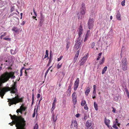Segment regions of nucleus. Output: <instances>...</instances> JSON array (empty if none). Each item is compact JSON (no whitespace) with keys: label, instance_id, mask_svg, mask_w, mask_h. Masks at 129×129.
Returning a JSON list of instances; mask_svg holds the SVG:
<instances>
[{"label":"nucleus","instance_id":"obj_1","mask_svg":"<svg viewBox=\"0 0 129 129\" xmlns=\"http://www.w3.org/2000/svg\"><path fill=\"white\" fill-rule=\"evenodd\" d=\"M14 72H6L2 74L0 77V96L3 98V96L6 92L10 91L11 93H14L16 95L17 93V89L16 83L14 82L13 84L12 85L11 87H5L3 88L1 87L2 83H4L8 81L10 78L13 79L15 78L14 75Z\"/></svg>","mask_w":129,"mask_h":129},{"label":"nucleus","instance_id":"obj_2","mask_svg":"<svg viewBox=\"0 0 129 129\" xmlns=\"http://www.w3.org/2000/svg\"><path fill=\"white\" fill-rule=\"evenodd\" d=\"M22 98H19L18 96L17 95L12 99H11L10 100V102L9 103V106H11L12 104H16L17 103L20 102H22Z\"/></svg>","mask_w":129,"mask_h":129},{"label":"nucleus","instance_id":"obj_3","mask_svg":"<svg viewBox=\"0 0 129 129\" xmlns=\"http://www.w3.org/2000/svg\"><path fill=\"white\" fill-rule=\"evenodd\" d=\"M94 20L93 19L89 18L88 21V24L89 29L92 28L94 24Z\"/></svg>","mask_w":129,"mask_h":129},{"label":"nucleus","instance_id":"obj_4","mask_svg":"<svg viewBox=\"0 0 129 129\" xmlns=\"http://www.w3.org/2000/svg\"><path fill=\"white\" fill-rule=\"evenodd\" d=\"M77 31L78 32L79 35L78 39L80 40L81 38V35L83 31V28L81 25H80L78 30H77Z\"/></svg>","mask_w":129,"mask_h":129},{"label":"nucleus","instance_id":"obj_5","mask_svg":"<svg viewBox=\"0 0 129 129\" xmlns=\"http://www.w3.org/2000/svg\"><path fill=\"white\" fill-rule=\"evenodd\" d=\"M27 107H26L24 106L23 105H22L21 106L19 109H18L17 110L16 112L17 113L19 112L21 113V114L22 113V111H25Z\"/></svg>","mask_w":129,"mask_h":129},{"label":"nucleus","instance_id":"obj_6","mask_svg":"<svg viewBox=\"0 0 129 129\" xmlns=\"http://www.w3.org/2000/svg\"><path fill=\"white\" fill-rule=\"evenodd\" d=\"M88 58L87 55H86L83 57L80 61V65L82 66L83 65Z\"/></svg>","mask_w":129,"mask_h":129},{"label":"nucleus","instance_id":"obj_7","mask_svg":"<svg viewBox=\"0 0 129 129\" xmlns=\"http://www.w3.org/2000/svg\"><path fill=\"white\" fill-rule=\"evenodd\" d=\"M79 79L78 78L75 81L74 84V90L75 91L76 90L79 86Z\"/></svg>","mask_w":129,"mask_h":129},{"label":"nucleus","instance_id":"obj_8","mask_svg":"<svg viewBox=\"0 0 129 129\" xmlns=\"http://www.w3.org/2000/svg\"><path fill=\"white\" fill-rule=\"evenodd\" d=\"M86 10L85 6L83 5L81 8L80 14L81 15H84L86 13Z\"/></svg>","mask_w":129,"mask_h":129},{"label":"nucleus","instance_id":"obj_9","mask_svg":"<svg viewBox=\"0 0 129 129\" xmlns=\"http://www.w3.org/2000/svg\"><path fill=\"white\" fill-rule=\"evenodd\" d=\"M79 40H80L79 39ZM81 43L79 41L77 40L76 41V43L74 47L76 49H78L80 47Z\"/></svg>","mask_w":129,"mask_h":129},{"label":"nucleus","instance_id":"obj_10","mask_svg":"<svg viewBox=\"0 0 129 129\" xmlns=\"http://www.w3.org/2000/svg\"><path fill=\"white\" fill-rule=\"evenodd\" d=\"M72 98L74 104H75L77 102V99L76 93L75 92H74L73 93L72 95Z\"/></svg>","mask_w":129,"mask_h":129},{"label":"nucleus","instance_id":"obj_11","mask_svg":"<svg viewBox=\"0 0 129 129\" xmlns=\"http://www.w3.org/2000/svg\"><path fill=\"white\" fill-rule=\"evenodd\" d=\"M104 122L105 124L108 127H110L109 124L110 122V120L109 119H107L106 117L104 118Z\"/></svg>","mask_w":129,"mask_h":129},{"label":"nucleus","instance_id":"obj_12","mask_svg":"<svg viewBox=\"0 0 129 129\" xmlns=\"http://www.w3.org/2000/svg\"><path fill=\"white\" fill-rule=\"evenodd\" d=\"M92 125L91 122V121H87L86 124V125L87 128L90 127Z\"/></svg>","mask_w":129,"mask_h":129},{"label":"nucleus","instance_id":"obj_13","mask_svg":"<svg viewBox=\"0 0 129 129\" xmlns=\"http://www.w3.org/2000/svg\"><path fill=\"white\" fill-rule=\"evenodd\" d=\"M122 65L123 69V70L125 71L127 68V63L126 62H123Z\"/></svg>","mask_w":129,"mask_h":129},{"label":"nucleus","instance_id":"obj_14","mask_svg":"<svg viewBox=\"0 0 129 129\" xmlns=\"http://www.w3.org/2000/svg\"><path fill=\"white\" fill-rule=\"evenodd\" d=\"M57 115L56 116L55 115L54 113H52V115L51 118L52 119L53 121L54 122H55L56 120H57Z\"/></svg>","mask_w":129,"mask_h":129},{"label":"nucleus","instance_id":"obj_15","mask_svg":"<svg viewBox=\"0 0 129 129\" xmlns=\"http://www.w3.org/2000/svg\"><path fill=\"white\" fill-rule=\"evenodd\" d=\"M116 18L118 20H121V15L119 12H118L116 15Z\"/></svg>","mask_w":129,"mask_h":129},{"label":"nucleus","instance_id":"obj_16","mask_svg":"<svg viewBox=\"0 0 129 129\" xmlns=\"http://www.w3.org/2000/svg\"><path fill=\"white\" fill-rule=\"evenodd\" d=\"M12 30L14 31L15 33L18 34L19 29L17 27H13L12 29Z\"/></svg>","mask_w":129,"mask_h":129},{"label":"nucleus","instance_id":"obj_17","mask_svg":"<svg viewBox=\"0 0 129 129\" xmlns=\"http://www.w3.org/2000/svg\"><path fill=\"white\" fill-rule=\"evenodd\" d=\"M90 88L89 87H88L87 88L85 92V94L86 96H87L88 95V94L90 92Z\"/></svg>","mask_w":129,"mask_h":129},{"label":"nucleus","instance_id":"obj_18","mask_svg":"<svg viewBox=\"0 0 129 129\" xmlns=\"http://www.w3.org/2000/svg\"><path fill=\"white\" fill-rule=\"evenodd\" d=\"M105 61V58L103 56L102 57V59L99 61V64H103Z\"/></svg>","mask_w":129,"mask_h":129},{"label":"nucleus","instance_id":"obj_19","mask_svg":"<svg viewBox=\"0 0 129 129\" xmlns=\"http://www.w3.org/2000/svg\"><path fill=\"white\" fill-rule=\"evenodd\" d=\"M102 53H99L98 57L96 58L97 60H99L100 59H102Z\"/></svg>","mask_w":129,"mask_h":129},{"label":"nucleus","instance_id":"obj_20","mask_svg":"<svg viewBox=\"0 0 129 129\" xmlns=\"http://www.w3.org/2000/svg\"><path fill=\"white\" fill-rule=\"evenodd\" d=\"M107 66H105L104 68L102 71V73L103 74L106 72L107 70Z\"/></svg>","mask_w":129,"mask_h":129},{"label":"nucleus","instance_id":"obj_21","mask_svg":"<svg viewBox=\"0 0 129 129\" xmlns=\"http://www.w3.org/2000/svg\"><path fill=\"white\" fill-rule=\"evenodd\" d=\"M93 105L95 110L96 111H97L98 110V105L95 102L94 103Z\"/></svg>","mask_w":129,"mask_h":129},{"label":"nucleus","instance_id":"obj_22","mask_svg":"<svg viewBox=\"0 0 129 129\" xmlns=\"http://www.w3.org/2000/svg\"><path fill=\"white\" fill-rule=\"evenodd\" d=\"M86 101L84 100H82L81 102V105L83 106L85 105L86 104Z\"/></svg>","mask_w":129,"mask_h":129},{"label":"nucleus","instance_id":"obj_23","mask_svg":"<svg viewBox=\"0 0 129 129\" xmlns=\"http://www.w3.org/2000/svg\"><path fill=\"white\" fill-rule=\"evenodd\" d=\"M62 64V63H61L60 62L58 63L57 66V69H59L61 67Z\"/></svg>","mask_w":129,"mask_h":129},{"label":"nucleus","instance_id":"obj_24","mask_svg":"<svg viewBox=\"0 0 129 129\" xmlns=\"http://www.w3.org/2000/svg\"><path fill=\"white\" fill-rule=\"evenodd\" d=\"M46 57H48V58H49V57L48 56V51L47 50H46V54L45 55V57L43 59H44V58Z\"/></svg>","mask_w":129,"mask_h":129},{"label":"nucleus","instance_id":"obj_25","mask_svg":"<svg viewBox=\"0 0 129 129\" xmlns=\"http://www.w3.org/2000/svg\"><path fill=\"white\" fill-rule=\"evenodd\" d=\"M55 108V104H54V103H53L52 104V107L51 108V111H53L54 110V109Z\"/></svg>","mask_w":129,"mask_h":129},{"label":"nucleus","instance_id":"obj_26","mask_svg":"<svg viewBox=\"0 0 129 129\" xmlns=\"http://www.w3.org/2000/svg\"><path fill=\"white\" fill-rule=\"evenodd\" d=\"M52 66H51L50 67H49V68H48L46 73H45V77L47 75V74L48 73V72L50 70V69H51V68L52 67Z\"/></svg>","mask_w":129,"mask_h":129},{"label":"nucleus","instance_id":"obj_27","mask_svg":"<svg viewBox=\"0 0 129 129\" xmlns=\"http://www.w3.org/2000/svg\"><path fill=\"white\" fill-rule=\"evenodd\" d=\"M124 90L126 93L127 94V96L129 98V93L128 92V90H127V89L126 88H125Z\"/></svg>","mask_w":129,"mask_h":129},{"label":"nucleus","instance_id":"obj_28","mask_svg":"<svg viewBox=\"0 0 129 129\" xmlns=\"http://www.w3.org/2000/svg\"><path fill=\"white\" fill-rule=\"evenodd\" d=\"M11 52L12 54H14L17 53V51L16 50L14 51L13 50H11Z\"/></svg>","mask_w":129,"mask_h":129},{"label":"nucleus","instance_id":"obj_29","mask_svg":"<svg viewBox=\"0 0 129 129\" xmlns=\"http://www.w3.org/2000/svg\"><path fill=\"white\" fill-rule=\"evenodd\" d=\"M90 31L89 30L88 31L87 34H86L85 37H86V38H88V37L90 36V34L89 33V32Z\"/></svg>","mask_w":129,"mask_h":129},{"label":"nucleus","instance_id":"obj_30","mask_svg":"<svg viewBox=\"0 0 129 129\" xmlns=\"http://www.w3.org/2000/svg\"><path fill=\"white\" fill-rule=\"evenodd\" d=\"M74 125L75 127L76 128H77V122L76 121H74Z\"/></svg>","mask_w":129,"mask_h":129},{"label":"nucleus","instance_id":"obj_31","mask_svg":"<svg viewBox=\"0 0 129 129\" xmlns=\"http://www.w3.org/2000/svg\"><path fill=\"white\" fill-rule=\"evenodd\" d=\"M3 39L5 40H8L9 41H11V39L8 38V37H6L4 38H3Z\"/></svg>","mask_w":129,"mask_h":129},{"label":"nucleus","instance_id":"obj_32","mask_svg":"<svg viewBox=\"0 0 129 129\" xmlns=\"http://www.w3.org/2000/svg\"><path fill=\"white\" fill-rule=\"evenodd\" d=\"M95 46L94 43L93 42L91 44V48H93Z\"/></svg>","mask_w":129,"mask_h":129},{"label":"nucleus","instance_id":"obj_33","mask_svg":"<svg viewBox=\"0 0 129 129\" xmlns=\"http://www.w3.org/2000/svg\"><path fill=\"white\" fill-rule=\"evenodd\" d=\"M6 33H4L3 34H2L1 36H0V38L2 39L3 37L6 36Z\"/></svg>","mask_w":129,"mask_h":129},{"label":"nucleus","instance_id":"obj_34","mask_svg":"<svg viewBox=\"0 0 129 129\" xmlns=\"http://www.w3.org/2000/svg\"><path fill=\"white\" fill-rule=\"evenodd\" d=\"M125 0H123L121 3V5L122 6H124L125 5Z\"/></svg>","mask_w":129,"mask_h":129},{"label":"nucleus","instance_id":"obj_35","mask_svg":"<svg viewBox=\"0 0 129 129\" xmlns=\"http://www.w3.org/2000/svg\"><path fill=\"white\" fill-rule=\"evenodd\" d=\"M116 123L117 125L119 126L120 124L118 122V120L117 119H116Z\"/></svg>","mask_w":129,"mask_h":129},{"label":"nucleus","instance_id":"obj_36","mask_svg":"<svg viewBox=\"0 0 129 129\" xmlns=\"http://www.w3.org/2000/svg\"><path fill=\"white\" fill-rule=\"evenodd\" d=\"M38 126L37 124H35V126L34 127V129H38Z\"/></svg>","mask_w":129,"mask_h":129},{"label":"nucleus","instance_id":"obj_37","mask_svg":"<svg viewBox=\"0 0 129 129\" xmlns=\"http://www.w3.org/2000/svg\"><path fill=\"white\" fill-rule=\"evenodd\" d=\"M84 108V109L86 110H88V108L87 107V104H86L85 105Z\"/></svg>","mask_w":129,"mask_h":129},{"label":"nucleus","instance_id":"obj_38","mask_svg":"<svg viewBox=\"0 0 129 129\" xmlns=\"http://www.w3.org/2000/svg\"><path fill=\"white\" fill-rule=\"evenodd\" d=\"M62 57H63V56H61L59 58H57V61H60L61 59L62 58Z\"/></svg>","mask_w":129,"mask_h":129},{"label":"nucleus","instance_id":"obj_39","mask_svg":"<svg viewBox=\"0 0 129 129\" xmlns=\"http://www.w3.org/2000/svg\"><path fill=\"white\" fill-rule=\"evenodd\" d=\"M36 110V109H35L34 110V113L33 114V117H34L35 116V115L36 114V112H35Z\"/></svg>","mask_w":129,"mask_h":129},{"label":"nucleus","instance_id":"obj_40","mask_svg":"<svg viewBox=\"0 0 129 129\" xmlns=\"http://www.w3.org/2000/svg\"><path fill=\"white\" fill-rule=\"evenodd\" d=\"M87 118V116L85 114H84V119L85 120H86V119Z\"/></svg>","mask_w":129,"mask_h":129},{"label":"nucleus","instance_id":"obj_41","mask_svg":"<svg viewBox=\"0 0 129 129\" xmlns=\"http://www.w3.org/2000/svg\"><path fill=\"white\" fill-rule=\"evenodd\" d=\"M113 127V128H115L116 129H118V127L115 124H114Z\"/></svg>","mask_w":129,"mask_h":129},{"label":"nucleus","instance_id":"obj_42","mask_svg":"<svg viewBox=\"0 0 129 129\" xmlns=\"http://www.w3.org/2000/svg\"><path fill=\"white\" fill-rule=\"evenodd\" d=\"M68 92L70 94L71 92V89H68Z\"/></svg>","mask_w":129,"mask_h":129},{"label":"nucleus","instance_id":"obj_43","mask_svg":"<svg viewBox=\"0 0 129 129\" xmlns=\"http://www.w3.org/2000/svg\"><path fill=\"white\" fill-rule=\"evenodd\" d=\"M78 58L76 57H75L74 58V62H75L76 61V60Z\"/></svg>","mask_w":129,"mask_h":129},{"label":"nucleus","instance_id":"obj_44","mask_svg":"<svg viewBox=\"0 0 129 129\" xmlns=\"http://www.w3.org/2000/svg\"><path fill=\"white\" fill-rule=\"evenodd\" d=\"M112 108L113 109V110L112 111L114 113H115V112L116 110L114 108L112 107Z\"/></svg>","mask_w":129,"mask_h":129},{"label":"nucleus","instance_id":"obj_45","mask_svg":"<svg viewBox=\"0 0 129 129\" xmlns=\"http://www.w3.org/2000/svg\"><path fill=\"white\" fill-rule=\"evenodd\" d=\"M93 95H96V92L95 90H93Z\"/></svg>","mask_w":129,"mask_h":129},{"label":"nucleus","instance_id":"obj_46","mask_svg":"<svg viewBox=\"0 0 129 129\" xmlns=\"http://www.w3.org/2000/svg\"><path fill=\"white\" fill-rule=\"evenodd\" d=\"M80 116V114H77L75 115V116L76 117H78Z\"/></svg>","mask_w":129,"mask_h":129},{"label":"nucleus","instance_id":"obj_47","mask_svg":"<svg viewBox=\"0 0 129 129\" xmlns=\"http://www.w3.org/2000/svg\"><path fill=\"white\" fill-rule=\"evenodd\" d=\"M14 7H12L11 8V12H12L13 11H14Z\"/></svg>","mask_w":129,"mask_h":129},{"label":"nucleus","instance_id":"obj_48","mask_svg":"<svg viewBox=\"0 0 129 129\" xmlns=\"http://www.w3.org/2000/svg\"><path fill=\"white\" fill-rule=\"evenodd\" d=\"M77 16L78 17V19H79L80 18V15H79V13H78L77 14Z\"/></svg>","mask_w":129,"mask_h":129},{"label":"nucleus","instance_id":"obj_49","mask_svg":"<svg viewBox=\"0 0 129 129\" xmlns=\"http://www.w3.org/2000/svg\"><path fill=\"white\" fill-rule=\"evenodd\" d=\"M56 102V98H55L54 100V102L53 103H54V104H55V103Z\"/></svg>","mask_w":129,"mask_h":129},{"label":"nucleus","instance_id":"obj_50","mask_svg":"<svg viewBox=\"0 0 129 129\" xmlns=\"http://www.w3.org/2000/svg\"><path fill=\"white\" fill-rule=\"evenodd\" d=\"M41 96V95L40 94H38L37 95V98L38 99Z\"/></svg>","mask_w":129,"mask_h":129},{"label":"nucleus","instance_id":"obj_51","mask_svg":"<svg viewBox=\"0 0 129 129\" xmlns=\"http://www.w3.org/2000/svg\"><path fill=\"white\" fill-rule=\"evenodd\" d=\"M93 90H96V86L95 85H94L93 86Z\"/></svg>","mask_w":129,"mask_h":129},{"label":"nucleus","instance_id":"obj_52","mask_svg":"<svg viewBox=\"0 0 129 129\" xmlns=\"http://www.w3.org/2000/svg\"><path fill=\"white\" fill-rule=\"evenodd\" d=\"M34 12V14H35V15L36 16H37V14L36 13V12L34 10H33Z\"/></svg>","mask_w":129,"mask_h":129},{"label":"nucleus","instance_id":"obj_53","mask_svg":"<svg viewBox=\"0 0 129 129\" xmlns=\"http://www.w3.org/2000/svg\"><path fill=\"white\" fill-rule=\"evenodd\" d=\"M30 69L29 68V69H26L25 71V76H26V75L27 74V73L26 72V70H28L29 69Z\"/></svg>","mask_w":129,"mask_h":129},{"label":"nucleus","instance_id":"obj_54","mask_svg":"<svg viewBox=\"0 0 129 129\" xmlns=\"http://www.w3.org/2000/svg\"><path fill=\"white\" fill-rule=\"evenodd\" d=\"M72 86V85L70 84L68 87V89H71V88Z\"/></svg>","mask_w":129,"mask_h":129},{"label":"nucleus","instance_id":"obj_55","mask_svg":"<svg viewBox=\"0 0 129 129\" xmlns=\"http://www.w3.org/2000/svg\"><path fill=\"white\" fill-rule=\"evenodd\" d=\"M79 50H78L77 52V53H76V55H79Z\"/></svg>","mask_w":129,"mask_h":129},{"label":"nucleus","instance_id":"obj_56","mask_svg":"<svg viewBox=\"0 0 129 129\" xmlns=\"http://www.w3.org/2000/svg\"><path fill=\"white\" fill-rule=\"evenodd\" d=\"M96 95L95 94V95H93L92 96V98L93 99H94L95 98L96 96Z\"/></svg>","mask_w":129,"mask_h":129},{"label":"nucleus","instance_id":"obj_57","mask_svg":"<svg viewBox=\"0 0 129 129\" xmlns=\"http://www.w3.org/2000/svg\"><path fill=\"white\" fill-rule=\"evenodd\" d=\"M24 68V67H23L20 70V73H22V70H23V69Z\"/></svg>","mask_w":129,"mask_h":129},{"label":"nucleus","instance_id":"obj_58","mask_svg":"<svg viewBox=\"0 0 129 129\" xmlns=\"http://www.w3.org/2000/svg\"><path fill=\"white\" fill-rule=\"evenodd\" d=\"M87 38H86V37H85V38L84 40V41H86L87 40Z\"/></svg>","mask_w":129,"mask_h":129},{"label":"nucleus","instance_id":"obj_59","mask_svg":"<svg viewBox=\"0 0 129 129\" xmlns=\"http://www.w3.org/2000/svg\"><path fill=\"white\" fill-rule=\"evenodd\" d=\"M22 13H20V15H21V19H22Z\"/></svg>","mask_w":129,"mask_h":129},{"label":"nucleus","instance_id":"obj_60","mask_svg":"<svg viewBox=\"0 0 129 129\" xmlns=\"http://www.w3.org/2000/svg\"><path fill=\"white\" fill-rule=\"evenodd\" d=\"M51 59H49V63L50 64V63H51Z\"/></svg>","mask_w":129,"mask_h":129},{"label":"nucleus","instance_id":"obj_61","mask_svg":"<svg viewBox=\"0 0 129 129\" xmlns=\"http://www.w3.org/2000/svg\"><path fill=\"white\" fill-rule=\"evenodd\" d=\"M112 18H113V17L112 16H110V20H111L112 19Z\"/></svg>","mask_w":129,"mask_h":129},{"label":"nucleus","instance_id":"obj_62","mask_svg":"<svg viewBox=\"0 0 129 129\" xmlns=\"http://www.w3.org/2000/svg\"><path fill=\"white\" fill-rule=\"evenodd\" d=\"M78 55L76 54L75 56V57H78Z\"/></svg>","mask_w":129,"mask_h":129},{"label":"nucleus","instance_id":"obj_63","mask_svg":"<svg viewBox=\"0 0 129 129\" xmlns=\"http://www.w3.org/2000/svg\"><path fill=\"white\" fill-rule=\"evenodd\" d=\"M51 58H52V57L51 56V54H50V57H49V59H51Z\"/></svg>","mask_w":129,"mask_h":129},{"label":"nucleus","instance_id":"obj_64","mask_svg":"<svg viewBox=\"0 0 129 129\" xmlns=\"http://www.w3.org/2000/svg\"><path fill=\"white\" fill-rule=\"evenodd\" d=\"M126 125V126H129V123H127Z\"/></svg>","mask_w":129,"mask_h":129}]
</instances>
